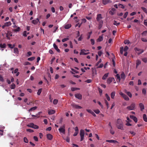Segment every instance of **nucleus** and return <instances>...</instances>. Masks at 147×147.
<instances>
[{"instance_id": "nucleus-1", "label": "nucleus", "mask_w": 147, "mask_h": 147, "mask_svg": "<svg viewBox=\"0 0 147 147\" xmlns=\"http://www.w3.org/2000/svg\"><path fill=\"white\" fill-rule=\"evenodd\" d=\"M102 17L101 14H98L96 18V20L98 23L99 29H100L102 27L103 24V21L102 20Z\"/></svg>"}, {"instance_id": "nucleus-2", "label": "nucleus", "mask_w": 147, "mask_h": 147, "mask_svg": "<svg viewBox=\"0 0 147 147\" xmlns=\"http://www.w3.org/2000/svg\"><path fill=\"white\" fill-rule=\"evenodd\" d=\"M116 125L118 129L123 130V122L122 120L120 119H118L116 123Z\"/></svg>"}, {"instance_id": "nucleus-3", "label": "nucleus", "mask_w": 147, "mask_h": 147, "mask_svg": "<svg viewBox=\"0 0 147 147\" xmlns=\"http://www.w3.org/2000/svg\"><path fill=\"white\" fill-rule=\"evenodd\" d=\"M135 107V103H133L130 106L127 107L126 108L128 110H133L134 109Z\"/></svg>"}, {"instance_id": "nucleus-4", "label": "nucleus", "mask_w": 147, "mask_h": 147, "mask_svg": "<svg viewBox=\"0 0 147 147\" xmlns=\"http://www.w3.org/2000/svg\"><path fill=\"white\" fill-rule=\"evenodd\" d=\"M128 49V47L127 46H125L124 49L123 47H121L120 48V52L121 54H123V50L124 52H127V51Z\"/></svg>"}, {"instance_id": "nucleus-5", "label": "nucleus", "mask_w": 147, "mask_h": 147, "mask_svg": "<svg viewBox=\"0 0 147 147\" xmlns=\"http://www.w3.org/2000/svg\"><path fill=\"white\" fill-rule=\"evenodd\" d=\"M85 134L84 131V130L81 129L80 131V135L81 137L80 141H82L84 138V136Z\"/></svg>"}, {"instance_id": "nucleus-6", "label": "nucleus", "mask_w": 147, "mask_h": 147, "mask_svg": "<svg viewBox=\"0 0 147 147\" xmlns=\"http://www.w3.org/2000/svg\"><path fill=\"white\" fill-rule=\"evenodd\" d=\"M71 106L74 108L77 109H80L82 108V107L80 106L76 105L75 103L73 102H72L71 103Z\"/></svg>"}, {"instance_id": "nucleus-7", "label": "nucleus", "mask_w": 147, "mask_h": 147, "mask_svg": "<svg viewBox=\"0 0 147 147\" xmlns=\"http://www.w3.org/2000/svg\"><path fill=\"white\" fill-rule=\"evenodd\" d=\"M59 131L60 133L65 134V125H64L62 127H61L59 129Z\"/></svg>"}, {"instance_id": "nucleus-8", "label": "nucleus", "mask_w": 147, "mask_h": 147, "mask_svg": "<svg viewBox=\"0 0 147 147\" xmlns=\"http://www.w3.org/2000/svg\"><path fill=\"white\" fill-rule=\"evenodd\" d=\"M134 50L136 52L137 51H138V52L137 53L138 55H139L142 53L144 52L143 50L139 49L137 47L135 48Z\"/></svg>"}, {"instance_id": "nucleus-9", "label": "nucleus", "mask_w": 147, "mask_h": 147, "mask_svg": "<svg viewBox=\"0 0 147 147\" xmlns=\"http://www.w3.org/2000/svg\"><path fill=\"white\" fill-rule=\"evenodd\" d=\"M113 80H115L114 78L111 77L109 78L107 80V82L108 84H109L112 82Z\"/></svg>"}, {"instance_id": "nucleus-10", "label": "nucleus", "mask_w": 147, "mask_h": 147, "mask_svg": "<svg viewBox=\"0 0 147 147\" xmlns=\"http://www.w3.org/2000/svg\"><path fill=\"white\" fill-rule=\"evenodd\" d=\"M86 50L84 49H82L81 50V52L80 53V55H87L88 54V53H85V52H86Z\"/></svg>"}, {"instance_id": "nucleus-11", "label": "nucleus", "mask_w": 147, "mask_h": 147, "mask_svg": "<svg viewBox=\"0 0 147 147\" xmlns=\"http://www.w3.org/2000/svg\"><path fill=\"white\" fill-rule=\"evenodd\" d=\"M75 96L77 98L81 100L82 99V96L80 94H75Z\"/></svg>"}, {"instance_id": "nucleus-12", "label": "nucleus", "mask_w": 147, "mask_h": 147, "mask_svg": "<svg viewBox=\"0 0 147 147\" xmlns=\"http://www.w3.org/2000/svg\"><path fill=\"white\" fill-rule=\"evenodd\" d=\"M111 1L110 0H102V3L104 5H106L111 3Z\"/></svg>"}, {"instance_id": "nucleus-13", "label": "nucleus", "mask_w": 147, "mask_h": 147, "mask_svg": "<svg viewBox=\"0 0 147 147\" xmlns=\"http://www.w3.org/2000/svg\"><path fill=\"white\" fill-rule=\"evenodd\" d=\"M53 46L54 49L59 53L60 52V50L58 49L57 45L55 44L54 43L53 44Z\"/></svg>"}, {"instance_id": "nucleus-14", "label": "nucleus", "mask_w": 147, "mask_h": 147, "mask_svg": "<svg viewBox=\"0 0 147 147\" xmlns=\"http://www.w3.org/2000/svg\"><path fill=\"white\" fill-rule=\"evenodd\" d=\"M141 111H142L144 109V106L142 103H140L139 105Z\"/></svg>"}, {"instance_id": "nucleus-15", "label": "nucleus", "mask_w": 147, "mask_h": 147, "mask_svg": "<svg viewBox=\"0 0 147 147\" xmlns=\"http://www.w3.org/2000/svg\"><path fill=\"white\" fill-rule=\"evenodd\" d=\"M130 117L131 119H133L136 123L137 122V119L136 117L133 115H130Z\"/></svg>"}, {"instance_id": "nucleus-16", "label": "nucleus", "mask_w": 147, "mask_h": 147, "mask_svg": "<svg viewBox=\"0 0 147 147\" xmlns=\"http://www.w3.org/2000/svg\"><path fill=\"white\" fill-rule=\"evenodd\" d=\"M39 22V20L38 18H37L36 20H33L32 21V23L34 24H37L38 22Z\"/></svg>"}, {"instance_id": "nucleus-17", "label": "nucleus", "mask_w": 147, "mask_h": 147, "mask_svg": "<svg viewBox=\"0 0 147 147\" xmlns=\"http://www.w3.org/2000/svg\"><path fill=\"white\" fill-rule=\"evenodd\" d=\"M107 142H110V143H118V142L114 140H107L106 141Z\"/></svg>"}, {"instance_id": "nucleus-18", "label": "nucleus", "mask_w": 147, "mask_h": 147, "mask_svg": "<svg viewBox=\"0 0 147 147\" xmlns=\"http://www.w3.org/2000/svg\"><path fill=\"white\" fill-rule=\"evenodd\" d=\"M47 138L49 140H51L53 138V136L50 134H47Z\"/></svg>"}, {"instance_id": "nucleus-19", "label": "nucleus", "mask_w": 147, "mask_h": 147, "mask_svg": "<svg viewBox=\"0 0 147 147\" xmlns=\"http://www.w3.org/2000/svg\"><path fill=\"white\" fill-rule=\"evenodd\" d=\"M55 112V110H49L48 114L49 115H51L54 114Z\"/></svg>"}, {"instance_id": "nucleus-20", "label": "nucleus", "mask_w": 147, "mask_h": 147, "mask_svg": "<svg viewBox=\"0 0 147 147\" xmlns=\"http://www.w3.org/2000/svg\"><path fill=\"white\" fill-rule=\"evenodd\" d=\"M71 26V25L70 24H68L65 26L64 28L65 29H68Z\"/></svg>"}, {"instance_id": "nucleus-21", "label": "nucleus", "mask_w": 147, "mask_h": 147, "mask_svg": "<svg viewBox=\"0 0 147 147\" xmlns=\"http://www.w3.org/2000/svg\"><path fill=\"white\" fill-rule=\"evenodd\" d=\"M115 91H113L111 92V98L114 99V98L115 96Z\"/></svg>"}, {"instance_id": "nucleus-22", "label": "nucleus", "mask_w": 147, "mask_h": 147, "mask_svg": "<svg viewBox=\"0 0 147 147\" xmlns=\"http://www.w3.org/2000/svg\"><path fill=\"white\" fill-rule=\"evenodd\" d=\"M103 38L102 36H100L99 38L97 40V42H100L103 40Z\"/></svg>"}, {"instance_id": "nucleus-23", "label": "nucleus", "mask_w": 147, "mask_h": 147, "mask_svg": "<svg viewBox=\"0 0 147 147\" xmlns=\"http://www.w3.org/2000/svg\"><path fill=\"white\" fill-rule=\"evenodd\" d=\"M109 73H106L102 77V79L103 80H105L108 77Z\"/></svg>"}, {"instance_id": "nucleus-24", "label": "nucleus", "mask_w": 147, "mask_h": 147, "mask_svg": "<svg viewBox=\"0 0 147 147\" xmlns=\"http://www.w3.org/2000/svg\"><path fill=\"white\" fill-rule=\"evenodd\" d=\"M121 78L124 80L125 78V75L124 72H123L121 74Z\"/></svg>"}, {"instance_id": "nucleus-25", "label": "nucleus", "mask_w": 147, "mask_h": 147, "mask_svg": "<svg viewBox=\"0 0 147 147\" xmlns=\"http://www.w3.org/2000/svg\"><path fill=\"white\" fill-rule=\"evenodd\" d=\"M14 52L15 53L18 54L19 53V51L17 48H14Z\"/></svg>"}, {"instance_id": "nucleus-26", "label": "nucleus", "mask_w": 147, "mask_h": 147, "mask_svg": "<svg viewBox=\"0 0 147 147\" xmlns=\"http://www.w3.org/2000/svg\"><path fill=\"white\" fill-rule=\"evenodd\" d=\"M115 76L117 77L116 79L117 80H118L119 82L121 80V78L120 75L118 74H117Z\"/></svg>"}, {"instance_id": "nucleus-27", "label": "nucleus", "mask_w": 147, "mask_h": 147, "mask_svg": "<svg viewBox=\"0 0 147 147\" xmlns=\"http://www.w3.org/2000/svg\"><path fill=\"white\" fill-rule=\"evenodd\" d=\"M140 64L141 61L139 59L137 60L136 62V67H137Z\"/></svg>"}, {"instance_id": "nucleus-28", "label": "nucleus", "mask_w": 147, "mask_h": 147, "mask_svg": "<svg viewBox=\"0 0 147 147\" xmlns=\"http://www.w3.org/2000/svg\"><path fill=\"white\" fill-rule=\"evenodd\" d=\"M143 118L144 121L146 122H147V118L146 114H144L143 115Z\"/></svg>"}, {"instance_id": "nucleus-29", "label": "nucleus", "mask_w": 147, "mask_h": 147, "mask_svg": "<svg viewBox=\"0 0 147 147\" xmlns=\"http://www.w3.org/2000/svg\"><path fill=\"white\" fill-rule=\"evenodd\" d=\"M37 108L36 107H34L30 108L29 110V111H32L34 110H36Z\"/></svg>"}, {"instance_id": "nucleus-30", "label": "nucleus", "mask_w": 147, "mask_h": 147, "mask_svg": "<svg viewBox=\"0 0 147 147\" xmlns=\"http://www.w3.org/2000/svg\"><path fill=\"white\" fill-rule=\"evenodd\" d=\"M104 101L105 102L107 106V109H108L109 107V103L105 99Z\"/></svg>"}, {"instance_id": "nucleus-31", "label": "nucleus", "mask_w": 147, "mask_h": 147, "mask_svg": "<svg viewBox=\"0 0 147 147\" xmlns=\"http://www.w3.org/2000/svg\"><path fill=\"white\" fill-rule=\"evenodd\" d=\"M92 33V32L91 31L90 32H89L87 34V39H88L90 38V35Z\"/></svg>"}, {"instance_id": "nucleus-32", "label": "nucleus", "mask_w": 147, "mask_h": 147, "mask_svg": "<svg viewBox=\"0 0 147 147\" xmlns=\"http://www.w3.org/2000/svg\"><path fill=\"white\" fill-rule=\"evenodd\" d=\"M16 87V85L14 83H12L10 86V88L11 89H14Z\"/></svg>"}, {"instance_id": "nucleus-33", "label": "nucleus", "mask_w": 147, "mask_h": 147, "mask_svg": "<svg viewBox=\"0 0 147 147\" xmlns=\"http://www.w3.org/2000/svg\"><path fill=\"white\" fill-rule=\"evenodd\" d=\"M79 89L80 88H77L72 87L71 88V90L72 91H74L76 90H79Z\"/></svg>"}, {"instance_id": "nucleus-34", "label": "nucleus", "mask_w": 147, "mask_h": 147, "mask_svg": "<svg viewBox=\"0 0 147 147\" xmlns=\"http://www.w3.org/2000/svg\"><path fill=\"white\" fill-rule=\"evenodd\" d=\"M6 44L5 43H4L3 44H0V47L1 48H5L6 47Z\"/></svg>"}, {"instance_id": "nucleus-35", "label": "nucleus", "mask_w": 147, "mask_h": 147, "mask_svg": "<svg viewBox=\"0 0 147 147\" xmlns=\"http://www.w3.org/2000/svg\"><path fill=\"white\" fill-rule=\"evenodd\" d=\"M105 96L107 100L108 101H110V97L107 93L105 94Z\"/></svg>"}, {"instance_id": "nucleus-36", "label": "nucleus", "mask_w": 147, "mask_h": 147, "mask_svg": "<svg viewBox=\"0 0 147 147\" xmlns=\"http://www.w3.org/2000/svg\"><path fill=\"white\" fill-rule=\"evenodd\" d=\"M141 8L146 13H147V9L144 7H142Z\"/></svg>"}, {"instance_id": "nucleus-37", "label": "nucleus", "mask_w": 147, "mask_h": 147, "mask_svg": "<svg viewBox=\"0 0 147 147\" xmlns=\"http://www.w3.org/2000/svg\"><path fill=\"white\" fill-rule=\"evenodd\" d=\"M5 25L7 26H9L11 25V23L10 22H6L5 24Z\"/></svg>"}, {"instance_id": "nucleus-38", "label": "nucleus", "mask_w": 147, "mask_h": 147, "mask_svg": "<svg viewBox=\"0 0 147 147\" xmlns=\"http://www.w3.org/2000/svg\"><path fill=\"white\" fill-rule=\"evenodd\" d=\"M123 98L126 100L128 101L129 100V98L126 95H125V96Z\"/></svg>"}, {"instance_id": "nucleus-39", "label": "nucleus", "mask_w": 147, "mask_h": 147, "mask_svg": "<svg viewBox=\"0 0 147 147\" xmlns=\"http://www.w3.org/2000/svg\"><path fill=\"white\" fill-rule=\"evenodd\" d=\"M42 90V88H40L38 90V91L37 92V94L38 95H40Z\"/></svg>"}, {"instance_id": "nucleus-40", "label": "nucleus", "mask_w": 147, "mask_h": 147, "mask_svg": "<svg viewBox=\"0 0 147 147\" xmlns=\"http://www.w3.org/2000/svg\"><path fill=\"white\" fill-rule=\"evenodd\" d=\"M33 125H34V123H30L29 124L27 125L28 127L32 128H33Z\"/></svg>"}, {"instance_id": "nucleus-41", "label": "nucleus", "mask_w": 147, "mask_h": 147, "mask_svg": "<svg viewBox=\"0 0 147 147\" xmlns=\"http://www.w3.org/2000/svg\"><path fill=\"white\" fill-rule=\"evenodd\" d=\"M114 23H113V24L114 25H115L117 26L120 24L119 22L117 23V21H116L114 20Z\"/></svg>"}, {"instance_id": "nucleus-42", "label": "nucleus", "mask_w": 147, "mask_h": 147, "mask_svg": "<svg viewBox=\"0 0 147 147\" xmlns=\"http://www.w3.org/2000/svg\"><path fill=\"white\" fill-rule=\"evenodd\" d=\"M58 102V100L57 99H54L53 101V103L54 105H56Z\"/></svg>"}, {"instance_id": "nucleus-43", "label": "nucleus", "mask_w": 147, "mask_h": 147, "mask_svg": "<svg viewBox=\"0 0 147 147\" xmlns=\"http://www.w3.org/2000/svg\"><path fill=\"white\" fill-rule=\"evenodd\" d=\"M24 140L25 143H27L28 142V140L26 137H24Z\"/></svg>"}, {"instance_id": "nucleus-44", "label": "nucleus", "mask_w": 147, "mask_h": 147, "mask_svg": "<svg viewBox=\"0 0 147 147\" xmlns=\"http://www.w3.org/2000/svg\"><path fill=\"white\" fill-rule=\"evenodd\" d=\"M127 94L131 98L132 96V94L131 93L129 92H127Z\"/></svg>"}, {"instance_id": "nucleus-45", "label": "nucleus", "mask_w": 147, "mask_h": 147, "mask_svg": "<svg viewBox=\"0 0 147 147\" xmlns=\"http://www.w3.org/2000/svg\"><path fill=\"white\" fill-rule=\"evenodd\" d=\"M35 59L34 57H31L30 58H29L28 59V60L29 61H32L33 60Z\"/></svg>"}, {"instance_id": "nucleus-46", "label": "nucleus", "mask_w": 147, "mask_h": 147, "mask_svg": "<svg viewBox=\"0 0 147 147\" xmlns=\"http://www.w3.org/2000/svg\"><path fill=\"white\" fill-rule=\"evenodd\" d=\"M147 34V31L146 30L144 31L142 33V34L144 36H145L146 35V34Z\"/></svg>"}, {"instance_id": "nucleus-47", "label": "nucleus", "mask_w": 147, "mask_h": 147, "mask_svg": "<svg viewBox=\"0 0 147 147\" xmlns=\"http://www.w3.org/2000/svg\"><path fill=\"white\" fill-rule=\"evenodd\" d=\"M23 35L25 37H26L27 36L26 31H25L23 32Z\"/></svg>"}, {"instance_id": "nucleus-48", "label": "nucleus", "mask_w": 147, "mask_h": 147, "mask_svg": "<svg viewBox=\"0 0 147 147\" xmlns=\"http://www.w3.org/2000/svg\"><path fill=\"white\" fill-rule=\"evenodd\" d=\"M69 38H64L62 40V41L63 42H65V41L69 40Z\"/></svg>"}, {"instance_id": "nucleus-49", "label": "nucleus", "mask_w": 147, "mask_h": 147, "mask_svg": "<svg viewBox=\"0 0 147 147\" xmlns=\"http://www.w3.org/2000/svg\"><path fill=\"white\" fill-rule=\"evenodd\" d=\"M94 111L96 114H98L100 112V111L98 109L94 110Z\"/></svg>"}, {"instance_id": "nucleus-50", "label": "nucleus", "mask_w": 147, "mask_h": 147, "mask_svg": "<svg viewBox=\"0 0 147 147\" xmlns=\"http://www.w3.org/2000/svg\"><path fill=\"white\" fill-rule=\"evenodd\" d=\"M20 30V28L19 27H18L17 28L14 29V31L15 32H18Z\"/></svg>"}, {"instance_id": "nucleus-51", "label": "nucleus", "mask_w": 147, "mask_h": 147, "mask_svg": "<svg viewBox=\"0 0 147 147\" xmlns=\"http://www.w3.org/2000/svg\"><path fill=\"white\" fill-rule=\"evenodd\" d=\"M142 93L144 94L145 95L146 93V90L145 89H143L142 90Z\"/></svg>"}, {"instance_id": "nucleus-52", "label": "nucleus", "mask_w": 147, "mask_h": 147, "mask_svg": "<svg viewBox=\"0 0 147 147\" xmlns=\"http://www.w3.org/2000/svg\"><path fill=\"white\" fill-rule=\"evenodd\" d=\"M4 81V79L2 76L0 75V82H3Z\"/></svg>"}, {"instance_id": "nucleus-53", "label": "nucleus", "mask_w": 147, "mask_h": 147, "mask_svg": "<svg viewBox=\"0 0 147 147\" xmlns=\"http://www.w3.org/2000/svg\"><path fill=\"white\" fill-rule=\"evenodd\" d=\"M142 61L145 63H146L147 61V59L146 58H142Z\"/></svg>"}, {"instance_id": "nucleus-54", "label": "nucleus", "mask_w": 147, "mask_h": 147, "mask_svg": "<svg viewBox=\"0 0 147 147\" xmlns=\"http://www.w3.org/2000/svg\"><path fill=\"white\" fill-rule=\"evenodd\" d=\"M128 13L127 12H126L124 14V16H123V17H124V18H126V17H127V16Z\"/></svg>"}, {"instance_id": "nucleus-55", "label": "nucleus", "mask_w": 147, "mask_h": 147, "mask_svg": "<svg viewBox=\"0 0 147 147\" xmlns=\"http://www.w3.org/2000/svg\"><path fill=\"white\" fill-rule=\"evenodd\" d=\"M33 128L34 129H38L39 127L38 126L36 125H35L34 124V125H33Z\"/></svg>"}, {"instance_id": "nucleus-56", "label": "nucleus", "mask_w": 147, "mask_h": 147, "mask_svg": "<svg viewBox=\"0 0 147 147\" xmlns=\"http://www.w3.org/2000/svg\"><path fill=\"white\" fill-rule=\"evenodd\" d=\"M110 133L112 135H113L114 134L115 132L112 129H110Z\"/></svg>"}, {"instance_id": "nucleus-57", "label": "nucleus", "mask_w": 147, "mask_h": 147, "mask_svg": "<svg viewBox=\"0 0 147 147\" xmlns=\"http://www.w3.org/2000/svg\"><path fill=\"white\" fill-rule=\"evenodd\" d=\"M8 45L9 47V48H11V49H12V48H13V47H14V45H13L12 46V45H11V44H8Z\"/></svg>"}, {"instance_id": "nucleus-58", "label": "nucleus", "mask_w": 147, "mask_h": 147, "mask_svg": "<svg viewBox=\"0 0 147 147\" xmlns=\"http://www.w3.org/2000/svg\"><path fill=\"white\" fill-rule=\"evenodd\" d=\"M141 40H142V41H143L144 42H146L147 41V39L146 38H142Z\"/></svg>"}, {"instance_id": "nucleus-59", "label": "nucleus", "mask_w": 147, "mask_h": 147, "mask_svg": "<svg viewBox=\"0 0 147 147\" xmlns=\"http://www.w3.org/2000/svg\"><path fill=\"white\" fill-rule=\"evenodd\" d=\"M130 133L133 136H134L135 135V133L134 131H129Z\"/></svg>"}, {"instance_id": "nucleus-60", "label": "nucleus", "mask_w": 147, "mask_h": 147, "mask_svg": "<svg viewBox=\"0 0 147 147\" xmlns=\"http://www.w3.org/2000/svg\"><path fill=\"white\" fill-rule=\"evenodd\" d=\"M119 94L123 97L125 96V94L124 93H123L122 92H120L119 93Z\"/></svg>"}, {"instance_id": "nucleus-61", "label": "nucleus", "mask_w": 147, "mask_h": 147, "mask_svg": "<svg viewBox=\"0 0 147 147\" xmlns=\"http://www.w3.org/2000/svg\"><path fill=\"white\" fill-rule=\"evenodd\" d=\"M34 139L36 141H38V139L37 137L36 136H34L33 137Z\"/></svg>"}, {"instance_id": "nucleus-62", "label": "nucleus", "mask_w": 147, "mask_h": 147, "mask_svg": "<svg viewBox=\"0 0 147 147\" xmlns=\"http://www.w3.org/2000/svg\"><path fill=\"white\" fill-rule=\"evenodd\" d=\"M119 6L120 7H121L123 9H124L125 8L124 6L122 4H119Z\"/></svg>"}, {"instance_id": "nucleus-63", "label": "nucleus", "mask_w": 147, "mask_h": 147, "mask_svg": "<svg viewBox=\"0 0 147 147\" xmlns=\"http://www.w3.org/2000/svg\"><path fill=\"white\" fill-rule=\"evenodd\" d=\"M26 131H27L30 132H33V131L32 130L30 129H26Z\"/></svg>"}, {"instance_id": "nucleus-64", "label": "nucleus", "mask_w": 147, "mask_h": 147, "mask_svg": "<svg viewBox=\"0 0 147 147\" xmlns=\"http://www.w3.org/2000/svg\"><path fill=\"white\" fill-rule=\"evenodd\" d=\"M66 141L67 142H69L70 141L69 138V137H67L66 139Z\"/></svg>"}]
</instances>
